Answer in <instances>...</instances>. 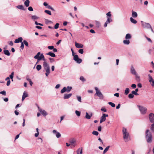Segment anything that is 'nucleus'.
Instances as JSON below:
<instances>
[{"mask_svg":"<svg viewBox=\"0 0 154 154\" xmlns=\"http://www.w3.org/2000/svg\"><path fill=\"white\" fill-rule=\"evenodd\" d=\"M66 91L68 93L72 89V87H71L68 86L67 88Z\"/></svg>","mask_w":154,"mask_h":154,"instance_id":"obj_32","label":"nucleus"},{"mask_svg":"<svg viewBox=\"0 0 154 154\" xmlns=\"http://www.w3.org/2000/svg\"><path fill=\"white\" fill-rule=\"evenodd\" d=\"M46 71L45 75L47 77L50 73V69L45 70Z\"/></svg>","mask_w":154,"mask_h":154,"instance_id":"obj_31","label":"nucleus"},{"mask_svg":"<svg viewBox=\"0 0 154 154\" xmlns=\"http://www.w3.org/2000/svg\"><path fill=\"white\" fill-rule=\"evenodd\" d=\"M48 48L49 49L51 50L54 48V47L53 46H48Z\"/></svg>","mask_w":154,"mask_h":154,"instance_id":"obj_60","label":"nucleus"},{"mask_svg":"<svg viewBox=\"0 0 154 154\" xmlns=\"http://www.w3.org/2000/svg\"><path fill=\"white\" fill-rule=\"evenodd\" d=\"M24 48V45L23 44V42H21V44L20 46V48L22 49H23Z\"/></svg>","mask_w":154,"mask_h":154,"instance_id":"obj_56","label":"nucleus"},{"mask_svg":"<svg viewBox=\"0 0 154 154\" xmlns=\"http://www.w3.org/2000/svg\"><path fill=\"white\" fill-rule=\"evenodd\" d=\"M28 97V94L26 92L24 91L22 96V100L23 101L25 98Z\"/></svg>","mask_w":154,"mask_h":154,"instance_id":"obj_11","label":"nucleus"},{"mask_svg":"<svg viewBox=\"0 0 154 154\" xmlns=\"http://www.w3.org/2000/svg\"><path fill=\"white\" fill-rule=\"evenodd\" d=\"M30 1L29 0H26L24 2V5L26 7H28L29 5Z\"/></svg>","mask_w":154,"mask_h":154,"instance_id":"obj_18","label":"nucleus"},{"mask_svg":"<svg viewBox=\"0 0 154 154\" xmlns=\"http://www.w3.org/2000/svg\"><path fill=\"white\" fill-rule=\"evenodd\" d=\"M145 138L147 142L151 143L152 142V134L149 130H146V131Z\"/></svg>","mask_w":154,"mask_h":154,"instance_id":"obj_1","label":"nucleus"},{"mask_svg":"<svg viewBox=\"0 0 154 154\" xmlns=\"http://www.w3.org/2000/svg\"><path fill=\"white\" fill-rule=\"evenodd\" d=\"M34 58L35 59H37L38 61L42 59L43 60L45 61V58L43 54H41L40 52H38L37 54L34 57Z\"/></svg>","mask_w":154,"mask_h":154,"instance_id":"obj_3","label":"nucleus"},{"mask_svg":"<svg viewBox=\"0 0 154 154\" xmlns=\"http://www.w3.org/2000/svg\"><path fill=\"white\" fill-rule=\"evenodd\" d=\"M73 59L77 63H80L82 62V60L79 58L77 55H75L73 56Z\"/></svg>","mask_w":154,"mask_h":154,"instance_id":"obj_6","label":"nucleus"},{"mask_svg":"<svg viewBox=\"0 0 154 154\" xmlns=\"http://www.w3.org/2000/svg\"><path fill=\"white\" fill-rule=\"evenodd\" d=\"M92 134L96 136H97L98 135L99 133L97 131H93L92 132Z\"/></svg>","mask_w":154,"mask_h":154,"instance_id":"obj_43","label":"nucleus"},{"mask_svg":"<svg viewBox=\"0 0 154 154\" xmlns=\"http://www.w3.org/2000/svg\"><path fill=\"white\" fill-rule=\"evenodd\" d=\"M136 87V85L135 84H133L131 85V87L133 88H135Z\"/></svg>","mask_w":154,"mask_h":154,"instance_id":"obj_63","label":"nucleus"},{"mask_svg":"<svg viewBox=\"0 0 154 154\" xmlns=\"http://www.w3.org/2000/svg\"><path fill=\"white\" fill-rule=\"evenodd\" d=\"M142 25L143 27L144 28L149 29V28H151V25L148 23L142 22Z\"/></svg>","mask_w":154,"mask_h":154,"instance_id":"obj_7","label":"nucleus"},{"mask_svg":"<svg viewBox=\"0 0 154 154\" xmlns=\"http://www.w3.org/2000/svg\"><path fill=\"white\" fill-rule=\"evenodd\" d=\"M40 111L41 113L44 116H45L47 115V112L44 110H42V109H40Z\"/></svg>","mask_w":154,"mask_h":154,"instance_id":"obj_20","label":"nucleus"},{"mask_svg":"<svg viewBox=\"0 0 154 154\" xmlns=\"http://www.w3.org/2000/svg\"><path fill=\"white\" fill-rule=\"evenodd\" d=\"M72 94L71 93L64 94V99H68L72 96Z\"/></svg>","mask_w":154,"mask_h":154,"instance_id":"obj_14","label":"nucleus"},{"mask_svg":"<svg viewBox=\"0 0 154 154\" xmlns=\"http://www.w3.org/2000/svg\"><path fill=\"white\" fill-rule=\"evenodd\" d=\"M101 110L103 112H106L107 111L106 109L104 107H102L101 109Z\"/></svg>","mask_w":154,"mask_h":154,"instance_id":"obj_55","label":"nucleus"},{"mask_svg":"<svg viewBox=\"0 0 154 154\" xmlns=\"http://www.w3.org/2000/svg\"><path fill=\"white\" fill-rule=\"evenodd\" d=\"M128 97L129 98L132 99L134 97V95L132 93L128 95Z\"/></svg>","mask_w":154,"mask_h":154,"instance_id":"obj_44","label":"nucleus"},{"mask_svg":"<svg viewBox=\"0 0 154 154\" xmlns=\"http://www.w3.org/2000/svg\"><path fill=\"white\" fill-rule=\"evenodd\" d=\"M49 60L50 61V62L51 63L54 61V60L53 58H49Z\"/></svg>","mask_w":154,"mask_h":154,"instance_id":"obj_64","label":"nucleus"},{"mask_svg":"<svg viewBox=\"0 0 154 154\" xmlns=\"http://www.w3.org/2000/svg\"><path fill=\"white\" fill-rule=\"evenodd\" d=\"M17 8L19 9H21L22 10H25L24 7L23 5H18L17 7Z\"/></svg>","mask_w":154,"mask_h":154,"instance_id":"obj_22","label":"nucleus"},{"mask_svg":"<svg viewBox=\"0 0 154 154\" xmlns=\"http://www.w3.org/2000/svg\"><path fill=\"white\" fill-rule=\"evenodd\" d=\"M43 66L44 68L49 66V65L46 61H44L43 62Z\"/></svg>","mask_w":154,"mask_h":154,"instance_id":"obj_38","label":"nucleus"},{"mask_svg":"<svg viewBox=\"0 0 154 154\" xmlns=\"http://www.w3.org/2000/svg\"><path fill=\"white\" fill-rule=\"evenodd\" d=\"M110 147V146H108L103 151V153L105 154L108 150L109 148Z\"/></svg>","mask_w":154,"mask_h":154,"instance_id":"obj_29","label":"nucleus"},{"mask_svg":"<svg viewBox=\"0 0 154 154\" xmlns=\"http://www.w3.org/2000/svg\"><path fill=\"white\" fill-rule=\"evenodd\" d=\"M92 116V114H91V115H89L87 112L86 113L85 118L87 119H90L91 118V117Z\"/></svg>","mask_w":154,"mask_h":154,"instance_id":"obj_23","label":"nucleus"},{"mask_svg":"<svg viewBox=\"0 0 154 154\" xmlns=\"http://www.w3.org/2000/svg\"><path fill=\"white\" fill-rule=\"evenodd\" d=\"M122 133L123 137L125 141L127 142L130 140L129 134L127 131L126 128H123Z\"/></svg>","mask_w":154,"mask_h":154,"instance_id":"obj_2","label":"nucleus"},{"mask_svg":"<svg viewBox=\"0 0 154 154\" xmlns=\"http://www.w3.org/2000/svg\"><path fill=\"white\" fill-rule=\"evenodd\" d=\"M131 35L130 34H127L125 36V38L126 39H131Z\"/></svg>","mask_w":154,"mask_h":154,"instance_id":"obj_25","label":"nucleus"},{"mask_svg":"<svg viewBox=\"0 0 154 154\" xmlns=\"http://www.w3.org/2000/svg\"><path fill=\"white\" fill-rule=\"evenodd\" d=\"M45 22L47 23H52V22L51 21H50L48 19H45Z\"/></svg>","mask_w":154,"mask_h":154,"instance_id":"obj_62","label":"nucleus"},{"mask_svg":"<svg viewBox=\"0 0 154 154\" xmlns=\"http://www.w3.org/2000/svg\"><path fill=\"white\" fill-rule=\"evenodd\" d=\"M23 38L22 37H20L18 38V39H16L15 40L14 43H19V42H22L23 40Z\"/></svg>","mask_w":154,"mask_h":154,"instance_id":"obj_13","label":"nucleus"},{"mask_svg":"<svg viewBox=\"0 0 154 154\" xmlns=\"http://www.w3.org/2000/svg\"><path fill=\"white\" fill-rule=\"evenodd\" d=\"M136 80L138 82H139L140 81V77L137 75V74L135 75Z\"/></svg>","mask_w":154,"mask_h":154,"instance_id":"obj_28","label":"nucleus"},{"mask_svg":"<svg viewBox=\"0 0 154 154\" xmlns=\"http://www.w3.org/2000/svg\"><path fill=\"white\" fill-rule=\"evenodd\" d=\"M79 53L81 54H83L84 52L83 49H81L79 50L78 51Z\"/></svg>","mask_w":154,"mask_h":154,"instance_id":"obj_49","label":"nucleus"},{"mask_svg":"<svg viewBox=\"0 0 154 154\" xmlns=\"http://www.w3.org/2000/svg\"><path fill=\"white\" fill-rule=\"evenodd\" d=\"M123 42L125 44L129 45L130 43V41L129 40H124L123 41Z\"/></svg>","mask_w":154,"mask_h":154,"instance_id":"obj_26","label":"nucleus"},{"mask_svg":"<svg viewBox=\"0 0 154 154\" xmlns=\"http://www.w3.org/2000/svg\"><path fill=\"white\" fill-rule=\"evenodd\" d=\"M14 72H12L9 76L10 78L12 79V81H13V79L14 77Z\"/></svg>","mask_w":154,"mask_h":154,"instance_id":"obj_45","label":"nucleus"},{"mask_svg":"<svg viewBox=\"0 0 154 154\" xmlns=\"http://www.w3.org/2000/svg\"><path fill=\"white\" fill-rule=\"evenodd\" d=\"M139 109L141 114H144L146 113L147 111V109L143 106H138Z\"/></svg>","mask_w":154,"mask_h":154,"instance_id":"obj_5","label":"nucleus"},{"mask_svg":"<svg viewBox=\"0 0 154 154\" xmlns=\"http://www.w3.org/2000/svg\"><path fill=\"white\" fill-rule=\"evenodd\" d=\"M132 16L133 17H136L137 16V13L133 11H132Z\"/></svg>","mask_w":154,"mask_h":154,"instance_id":"obj_21","label":"nucleus"},{"mask_svg":"<svg viewBox=\"0 0 154 154\" xmlns=\"http://www.w3.org/2000/svg\"><path fill=\"white\" fill-rule=\"evenodd\" d=\"M45 12L46 13L48 14L51 15V11H50L48 10H45Z\"/></svg>","mask_w":154,"mask_h":154,"instance_id":"obj_40","label":"nucleus"},{"mask_svg":"<svg viewBox=\"0 0 154 154\" xmlns=\"http://www.w3.org/2000/svg\"><path fill=\"white\" fill-rule=\"evenodd\" d=\"M148 76L149 77V82L151 83V86L152 87H154V79H152V77L150 74H149L148 75Z\"/></svg>","mask_w":154,"mask_h":154,"instance_id":"obj_8","label":"nucleus"},{"mask_svg":"<svg viewBox=\"0 0 154 154\" xmlns=\"http://www.w3.org/2000/svg\"><path fill=\"white\" fill-rule=\"evenodd\" d=\"M75 113L77 116H80L81 112L80 111L76 110L75 111Z\"/></svg>","mask_w":154,"mask_h":154,"instance_id":"obj_39","label":"nucleus"},{"mask_svg":"<svg viewBox=\"0 0 154 154\" xmlns=\"http://www.w3.org/2000/svg\"><path fill=\"white\" fill-rule=\"evenodd\" d=\"M150 122L152 123L154 122V114L152 113H150L149 116Z\"/></svg>","mask_w":154,"mask_h":154,"instance_id":"obj_9","label":"nucleus"},{"mask_svg":"<svg viewBox=\"0 0 154 154\" xmlns=\"http://www.w3.org/2000/svg\"><path fill=\"white\" fill-rule=\"evenodd\" d=\"M8 44L11 45V46H13V43L12 41H9L8 42Z\"/></svg>","mask_w":154,"mask_h":154,"instance_id":"obj_54","label":"nucleus"},{"mask_svg":"<svg viewBox=\"0 0 154 154\" xmlns=\"http://www.w3.org/2000/svg\"><path fill=\"white\" fill-rule=\"evenodd\" d=\"M106 117L103 114L102 116L100 118V123H101L102 122H104L106 120Z\"/></svg>","mask_w":154,"mask_h":154,"instance_id":"obj_16","label":"nucleus"},{"mask_svg":"<svg viewBox=\"0 0 154 154\" xmlns=\"http://www.w3.org/2000/svg\"><path fill=\"white\" fill-rule=\"evenodd\" d=\"M11 83V81L10 80H9L7 82L6 85L7 86H8L10 85Z\"/></svg>","mask_w":154,"mask_h":154,"instance_id":"obj_61","label":"nucleus"},{"mask_svg":"<svg viewBox=\"0 0 154 154\" xmlns=\"http://www.w3.org/2000/svg\"><path fill=\"white\" fill-rule=\"evenodd\" d=\"M131 72L132 74L135 75L137 74L136 72L132 66H131Z\"/></svg>","mask_w":154,"mask_h":154,"instance_id":"obj_15","label":"nucleus"},{"mask_svg":"<svg viewBox=\"0 0 154 154\" xmlns=\"http://www.w3.org/2000/svg\"><path fill=\"white\" fill-rule=\"evenodd\" d=\"M75 45L77 48H82L83 47V45L82 44L78 43L76 42L75 43Z\"/></svg>","mask_w":154,"mask_h":154,"instance_id":"obj_12","label":"nucleus"},{"mask_svg":"<svg viewBox=\"0 0 154 154\" xmlns=\"http://www.w3.org/2000/svg\"><path fill=\"white\" fill-rule=\"evenodd\" d=\"M35 24L36 25H39L40 26H43V24H42L41 23H38L36 21H35Z\"/></svg>","mask_w":154,"mask_h":154,"instance_id":"obj_58","label":"nucleus"},{"mask_svg":"<svg viewBox=\"0 0 154 154\" xmlns=\"http://www.w3.org/2000/svg\"><path fill=\"white\" fill-rule=\"evenodd\" d=\"M129 91H130L129 88H127L125 90V94L126 95H127L129 93Z\"/></svg>","mask_w":154,"mask_h":154,"instance_id":"obj_27","label":"nucleus"},{"mask_svg":"<svg viewBox=\"0 0 154 154\" xmlns=\"http://www.w3.org/2000/svg\"><path fill=\"white\" fill-rule=\"evenodd\" d=\"M32 20H37L38 19L39 17L35 15L32 16Z\"/></svg>","mask_w":154,"mask_h":154,"instance_id":"obj_35","label":"nucleus"},{"mask_svg":"<svg viewBox=\"0 0 154 154\" xmlns=\"http://www.w3.org/2000/svg\"><path fill=\"white\" fill-rule=\"evenodd\" d=\"M80 79L83 82H85L86 80L82 76H81L80 77Z\"/></svg>","mask_w":154,"mask_h":154,"instance_id":"obj_48","label":"nucleus"},{"mask_svg":"<svg viewBox=\"0 0 154 154\" xmlns=\"http://www.w3.org/2000/svg\"><path fill=\"white\" fill-rule=\"evenodd\" d=\"M150 128L152 131L153 132H154V123L152 124L150 127Z\"/></svg>","mask_w":154,"mask_h":154,"instance_id":"obj_42","label":"nucleus"},{"mask_svg":"<svg viewBox=\"0 0 154 154\" xmlns=\"http://www.w3.org/2000/svg\"><path fill=\"white\" fill-rule=\"evenodd\" d=\"M53 134H56V137L58 138L60 137L61 136L60 134L58 132H57V131L55 130H53Z\"/></svg>","mask_w":154,"mask_h":154,"instance_id":"obj_10","label":"nucleus"},{"mask_svg":"<svg viewBox=\"0 0 154 154\" xmlns=\"http://www.w3.org/2000/svg\"><path fill=\"white\" fill-rule=\"evenodd\" d=\"M0 94H2L4 95H6V91H4L0 92Z\"/></svg>","mask_w":154,"mask_h":154,"instance_id":"obj_57","label":"nucleus"},{"mask_svg":"<svg viewBox=\"0 0 154 154\" xmlns=\"http://www.w3.org/2000/svg\"><path fill=\"white\" fill-rule=\"evenodd\" d=\"M130 21L131 23H132L134 24H136L137 23V21L136 20L134 19L133 18H132L131 17L130 18Z\"/></svg>","mask_w":154,"mask_h":154,"instance_id":"obj_24","label":"nucleus"},{"mask_svg":"<svg viewBox=\"0 0 154 154\" xmlns=\"http://www.w3.org/2000/svg\"><path fill=\"white\" fill-rule=\"evenodd\" d=\"M112 21V20L111 18L110 17H107V19L106 21L108 23H109L110 22Z\"/></svg>","mask_w":154,"mask_h":154,"instance_id":"obj_33","label":"nucleus"},{"mask_svg":"<svg viewBox=\"0 0 154 154\" xmlns=\"http://www.w3.org/2000/svg\"><path fill=\"white\" fill-rule=\"evenodd\" d=\"M106 15L107 16H108L109 17H110L112 16V15H111V12H110V11H109L106 14Z\"/></svg>","mask_w":154,"mask_h":154,"instance_id":"obj_53","label":"nucleus"},{"mask_svg":"<svg viewBox=\"0 0 154 154\" xmlns=\"http://www.w3.org/2000/svg\"><path fill=\"white\" fill-rule=\"evenodd\" d=\"M75 142V139H71L70 140L69 142L71 144H73Z\"/></svg>","mask_w":154,"mask_h":154,"instance_id":"obj_37","label":"nucleus"},{"mask_svg":"<svg viewBox=\"0 0 154 154\" xmlns=\"http://www.w3.org/2000/svg\"><path fill=\"white\" fill-rule=\"evenodd\" d=\"M66 89L65 87H64L61 90L60 93L62 94L64 93V92L66 91Z\"/></svg>","mask_w":154,"mask_h":154,"instance_id":"obj_36","label":"nucleus"},{"mask_svg":"<svg viewBox=\"0 0 154 154\" xmlns=\"http://www.w3.org/2000/svg\"><path fill=\"white\" fill-rule=\"evenodd\" d=\"M108 104L113 107H114L115 106V104L112 102H109L108 103Z\"/></svg>","mask_w":154,"mask_h":154,"instance_id":"obj_41","label":"nucleus"},{"mask_svg":"<svg viewBox=\"0 0 154 154\" xmlns=\"http://www.w3.org/2000/svg\"><path fill=\"white\" fill-rule=\"evenodd\" d=\"M77 98L78 100L80 102H81V97L80 96H77Z\"/></svg>","mask_w":154,"mask_h":154,"instance_id":"obj_52","label":"nucleus"},{"mask_svg":"<svg viewBox=\"0 0 154 154\" xmlns=\"http://www.w3.org/2000/svg\"><path fill=\"white\" fill-rule=\"evenodd\" d=\"M23 43H24L25 44V45L27 47L28 46V42L26 40H24L23 41Z\"/></svg>","mask_w":154,"mask_h":154,"instance_id":"obj_46","label":"nucleus"},{"mask_svg":"<svg viewBox=\"0 0 154 154\" xmlns=\"http://www.w3.org/2000/svg\"><path fill=\"white\" fill-rule=\"evenodd\" d=\"M145 37L147 39V40L148 41L150 42L151 43H152V41L150 38H148L146 36H145Z\"/></svg>","mask_w":154,"mask_h":154,"instance_id":"obj_51","label":"nucleus"},{"mask_svg":"<svg viewBox=\"0 0 154 154\" xmlns=\"http://www.w3.org/2000/svg\"><path fill=\"white\" fill-rule=\"evenodd\" d=\"M79 151H80V153L81 154H82V148H79L77 150V154H79Z\"/></svg>","mask_w":154,"mask_h":154,"instance_id":"obj_30","label":"nucleus"},{"mask_svg":"<svg viewBox=\"0 0 154 154\" xmlns=\"http://www.w3.org/2000/svg\"><path fill=\"white\" fill-rule=\"evenodd\" d=\"M46 54V55H49L53 57H55L56 56L55 54L51 51L49 52Z\"/></svg>","mask_w":154,"mask_h":154,"instance_id":"obj_17","label":"nucleus"},{"mask_svg":"<svg viewBox=\"0 0 154 154\" xmlns=\"http://www.w3.org/2000/svg\"><path fill=\"white\" fill-rule=\"evenodd\" d=\"M36 69L37 70H40L42 68V66L40 65H38L36 67Z\"/></svg>","mask_w":154,"mask_h":154,"instance_id":"obj_34","label":"nucleus"},{"mask_svg":"<svg viewBox=\"0 0 154 154\" xmlns=\"http://www.w3.org/2000/svg\"><path fill=\"white\" fill-rule=\"evenodd\" d=\"M131 93L133 94H134L136 95H138L139 94L136 92L135 91H132Z\"/></svg>","mask_w":154,"mask_h":154,"instance_id":"obj_47","label":"nucleus"},{"mask_svg":"<svg viewBox=\"0 0 154 154\" xmlns=\"http://www.w3.org/2000/svg\"><path fill=\"white\" fill-rule=\"evenodd\" d=\"M3 52L5 55L8 56H9L10 55V53L9 51L8 50H4L3 51Z\"/></svg>","mask_w":154,"mask_h":154,"instance_id":"obj_19","label":"nucleus"},{"mask_svg":"<svg viewBox=\"0 0 154 154\" xmlns=\"http://www.w3.org/2000/svg\"><path fill=\"white\" fill-rule=\"evenodd\" d=\"M59 23H56V24L54 26V28L55 29H57V28H58L59 27Z\"/></svg>","mask_w":154,"mask_h":154,"instance_id":"obj_50","label":"nucleus"},{"mask_svg":"<svg viewBox=\"0 0 154 154\" xmlns=\"http://www.w3.org/2000/svg\"><path fill=\"white\" fill-rule=\"evenodd\" d=\"M95 88L96 91V94L99 97L100 99H102L103 98V96L100 90L97 87H95Z\"/></svg>","mask_w":154,"mask_h":154,"instance_id":"obj_4","label":"nucleus"},{"mask_svg":"<svg viewBox=\"0 0 154 154\" xmlns=\"http://www.w3.org/2000/svg\"><path fill=\"white\" fill-rule=\"evenodd\" d=\"M28 10L30 11H33V10L32 7L31 6L28 8Z\"/></svg>","mask_w":154,"mask_h":154,"instance_id":"obj_59","label":"nucleus"}]
</instances>
